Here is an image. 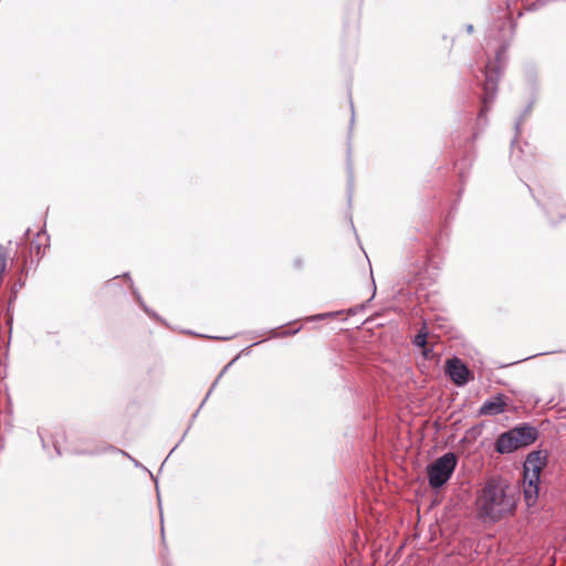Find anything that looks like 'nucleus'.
Instances as JSON below:
<instances>
[{
	"mask_svg": "<svg viewBox=\"0 0 566 566\" xmlns=\"http://www.w3.org/2000/svg\"><path fill=\"white\" fill-rule=\"evenodd\" d=\"M235 361V359H232L222 370L221 373L218 375V377L216 378V380L212 382V385L210 386L205 399L201 401L199 408L196 410V412L192 415L191 417V422L190 424L193 422V420L196 419V417L198 416L200 409L203 407V405L206 403V401L208 400V398L210 397L211 392L214 390L216 386L218 385V381L219 379L223 376V374L228 370V368Z\"/></svg>",
	"mask_w": 566,
	"mask_h": 566,
	"instance_id": "nucleus-12",
	"label": "nucleus"
},
{
	"mask_svg": "<svg viewBox=\"0 0 566 566\" xmlns=\"http://www.w3.org/2000/svg\"><path fill=\"white\" fill-rule=\"evenodd\" d=\"M465 31L469 33V34H472L474 32V27L473 24L469 23L465 25Z\"/></svg>",
	"mask_w": 566,
	"mask_h": 566,
	"instance_id": "nucleus-27",
	"label": "nucleus"
},
{
	"mask_svg": "<svg viewBox=\"0 0 566 566\" xmlns=\"http://www.w3.org/2000/svg\"><path fill=\"white\" fill-rule=\"evenodd\" d=\"M541 6H542V3L534 1V2H532V3H530V4H527V6H526V10H527V11H535V10H537Z\"/></svg>",
	"mask_w": 566,
	"mask_h": 566,
	"instance_id": "nucleus-22",
	"label": "nucleus"
},
{
	"mask_svg": "<svg viewBox=\"0 0 566 566\" xmlns=\"http://www.w3.org/2000/svg\"><path fill=\"white\" fill-rule=\"evenodd\" d=\"M301 326L294 329H286L283 332H277V328H272L269 331L272 337H286V336H293L296 335L301 331Z\"/></svg>",
	"mask_w": 566,
	"mask_h": 566,
	"instance_id": "nucleus-18",
	"label": "nucleus"
},
{
	"mask_svg": "<svg viewBox=\"0 0 566 566\" xmlns=\"http://www.w3.org/2000/svg\"><path fill=\"white\" fill-rule=\"evenodd\" d=\"M188 428H190V426H189ZM188 431H189V429H187V430L185 431V433L182 434V437H181V439L179 440V442H178L176 446H174L172 450L169 452L168 457H169V455H170V454H171V453H172V452L178 448V446H179V444L181 443V441L185 439V437H186V434L188 433Z\"/></svg>",
	"mask_w": 566,
	"mask_h": 566,
	"instance_id": "nucleus-23",
	"label": "nucleus"
},
{
	"mask_svg": "<svg viewBox=\"0 0 566 566\" xmlns=\"http://www.w3.org/2000/svg\"><path fill=\"white\" fill-rule=\"evenodd\" d=\"M294 266H295V269H297V270L302 269V266H303V260H302V259H300V258L295 259V260H294Z\"/></svg>",
	"mask_w": 566,
	"mask_h": 566,
	"instance_id": "nucleus-24",
	"label": "nucleus"
},
{
	"mask_svg": "<svg viewBox=\"0 0 566 566\" xmlns=\"http://www.w3.org/2000/svg\"><path fill=\"white\" fill-rule=\"evenodd\" d=\"M428 336H429V332L427 329V324H426V322H423L422 327L413 336L411 343H412L413 346H416L418 348L426 347V345L428 344V342H427Z\"/></svg>",
	"mask_w": 566,
	"mask_h": 566,
	"instance_id": "nucleus-14",
	"label": "nucleus"
},
{
	"mask_svg": "<svg viewBox=\"0 0 566 566\" xmlns=\"http://www.w3.org/2000/svg\"><path fill=\"white\" fill-rule=\"evenodd\" d=\"M459 176H460L461 182L464 184L465 179L468 178V172L460 170Z\"/></svg>",
	"mask_w": 566,
	"mask_h": 566,
	"instance_id": "nucleus-25",
	"label": "nucleus"
},
{
	"mask_svg": "<svg viewBox=\"0 0 566 566\" xmlns=\"http://www.w3.org/2000/svg\"><path fill=\"white\" fill-rule=\"evenodd\" d=\"M340 314H343V311L325 312V313H319V314L311 315V316L306 317L305 319L307 322H321V321H324V319H327V318L336 317V316H338Z\"/></svg>",
	"mask_w": 566,
	"mask_h": 566,
	"instance_id": "nucleus-16",
	"label": "nucleus"
},
{
	"mask_svg": "<svg viewBox=\"0 0 566 566\" xmlns=\"http://www.w3.org/2000/svg\"><path fill=\"white\" fill-rule=\"evenodd\" d=\"M507 51V43L503 42L495 51V57L490 61L483 69L484 81L482 84L481 108L478 115V123L486 124V114L491 109L493 102L496 98L497 86L501 76V69L505 64V55Z\"/></svg>",
	"mask_w": 566,
	"mask_h": 566,
	"instance_id": "nucleus-2",
	"label": "nucleus"
},
{
	"mask_svg": "<svg viewBox=\"0 0 566 566\" xmlns=\"http://www.w3.org/2000/svg\"><path fill=\"white\" fill-rule=\"evenodd\" d=\"M32 247H34L36 249V252L38 254L40 253V250H41V245L39 243H35L34 241H32L31 243Z\"/></svg>",
	"mask_w": 566,
	"mask_h": 566,
	"instance_id": "nucleus-29",
	"label": "nucleus"
},
{
	"mask_svg": "<svg viewBox=\"0 0 566 566\" xmlns=\"http://www.w3.org/2000/svg\"><path fill=\"white\" fill-rule=\"evenodd\" d=\"M165 566H171L168 562L165 564Z\"/></svg>",
	"mask_w": 566,
	"mask_h": 566,
	"instance_id": "nucleus-38",
	"label": "nucleus"
},
{
	"mask_svg": "<svg viewBox=\"0 0 566 566\" xmlns=\"http://www.w3.org/2000/svg\"><path fill=\"white\" fill-rule=\"evenodd\" d=\"M8 260V249L0 244V270L6 271Z\"/></svg>",
	"mask_w": 566,
	"mask_h": 566,
	"instance_id": "nucleus-19",
	"label": "nucleus"
},
{
	"mask_svg": "<svg viewBox=\"0 0 566 566\" xmlns=\"http://www.w3.org/2000/svg\"><path fill=\"white\" fill-rule=\"evenodd\" d=\"M15 298H17V295H13V296L11 297V300H10V303H11L13 300H15Z\"/></svg>",
	"mask_w": 566,
	"mask_h": 566,
	"instance_id": "nucleus-37",
	"label": "nucleus"
},
{
	"mask_svg": "<svg viewBox=\"0 0 566 566\" xmlns=\"http://www.w3.org/2000/svg\"><path fill=\"white\" fill-rule=\"evenodd\" d=\"M506 407L505 396L502 392L486 399L480 407L479 416H497L503 413Z\"/></svg>",
	"mask_w": 566,
	"mask_h": 566,
	"instance_id": "nucleus-8",
	"label": "nucleus"
},
{
	"mask_svg": "<svg viewBox=\"0 0 566 566\" xmlns=\"http://www.w3.org/2000/svg\"><path fill=\"white\" fill-rule=\"evenodd\" d=\"M350 109H352V119H350V129L353 128L354 124V104L350 102Z\"/></svg>",
	"mask_w": 566,
	"mask_h": 566,
	"instance_id": "nucleus-28",
	"label": "nucleus"
},
{
	"mask_svg": "<svg viewBox=\"0 0 566 566\" xmlns=\"http://www.w3.org/2000/svg\"><path fill=\"white\" fill-rule=\"evenodd\" d=\"M213 338L214 339H223V340L231 339V337H217V336H214Z\"/></svg>",
	"mask_w": 566,
	"mask_h": 566,
	"instance_id": "nucleus-31",
	"label": "nucleus"
},
{
	"mask_svg": "<svg viewBox=\"0 0 566 566\" xmlns=\"http://www.w3.org/2000/svg\"><path fill=\"white\" fill-rule=\"evenodd\" d=\"M419 252L421 253L420 258L416 261L409 262V266L412 268L411 273L413 275L420 274L421 271L427 266V263H428V254H429L428 248L422 247L419 249Z\"/></svg>",
	"mask_w": 566,
	"mask_h": 566,
	"instance_id": "nucleus-11",
	"label": "nucleus"
},
{
	"mask_svg": "<svg viewBox=\"0 0 566 566\" xmlns=\"http://www.w3.org/2000/svg\"><path fill=\"white\" fill-rule=\"evenodd\" d=\"M516 502L514 488L501 478H491L476 499L478 515L483 521L497 522L515 510Z\"/></svg>",
	"mask_w": 566,
	"mask_h": 566,
	"instance_id": "nucleus-1",
	"label": "nucleus"
},
{
	"mask_svg": "<svg viewBox=\"0 0 566 566\" xmlns=\"http://www.w3.org/2000/svg\"><path fill=\"white\" fill-rule=\"evenodd\" d=\"M146 472L150 475L151 480L155 482L156 484V489L158 490V481H157V478L156 475H154L148 469L146 470Z\"/></svg>",
	"mask_w": 566,
	"mask_h": 566,
	"instance_id": "nucleus-26",
	"label": "nucleus"
},
{
	"mask_svg": "<svg viewBox=\"0 0 566 566\" xmlns=\"http://www.w3.org/2000/svg\"><path fill=\"white\" fill-rule=\"evenodd\" d=\"M105 452H112V453H120L123 454L124 457H127L134 464L135 468H139V469H143L144 471L147 470L146 467H144L138 460H136L135 458H133L132 455H129L127 452L112 446V444H106L102 448H97L95 450H92V451H86V450H83V451H78L77 454H83V455H98V454H102V453H105Z\"/></svg>",
	"mask_w": 566,
	"mask_h": 566,
	"instance_id": "nucleus-9",
	"label": "nucleus"
},
{
	"mask_svg": "<svg viewBox=\"0 0 566 566\" xmlns=\"http://www.w3.org/2000/svg\"><path fill=\"white\" fill-rule=\"evenodd\" d=\"M530 81H531L532 91L535 94V92H536V83L532 78H530ZM534 103H535V95L531 98V101L528 102V104L526 105V107L524 108L522 114L516 118V120L514 123L515 136H514V138L511 142V146H513L517 142V137H518V135L521 133L522 123L531 114Z\"/></svg>",
	"mask_w": 566,
	"mask_h": 566,
	"instance_id": "nucleus-10",
	"label": "nucleus"
},
{
	"mask_svg": "<svg viewBox=\"0 0 566 566\" xmlns=\"http://www.w3.org/2000/svg\"><path fill=\"white\" fill-rule=\"evenodd\" d=\"M458 464L454 452H447L427 467L428 484L432 490H440L451 479Z\"/></svg>",
	"mask_w": 566,
	"mask_h": 566,
	"instance_id": "nucleus-6",
	"label": "nucleus"
},
{
	"mask_svg": "<svg viewBox=\"0 0 566 566\" xmlns=\"http://www.w3.org/2000/svg\"><path fill=\"white\" fill-rule=\"evenodd\" d=\"M363 310H365V305L364 304H361L360 306L350 307L348 310V314L349 315H356L359 311H363Z\"/></svg>",
	"mask_w": 566,
	"mask_h": 566,
	"instance_id": "nucleus-21",
	"label": "nucleus"
},
{
	"mask_svg": "<svg viewBox=\"0 0 566 566\" xmlns=\"http://www.w3.org/2000/svg\"><path fill=\"white\" fill-rule=\"evenodd\" d=\"M29 233H30V229H27L24 235L27 237V235H29Z\"/></svg>",
	"mask_w": 566,
	"mask_h": 566,
	"instance_id": "nucleus-36",
	"label": "nucleus"
},
{
	"mask_svg": "<svg viewBox=\"0 0 566 566\" xmlns=\"http://www.w3.org/2000/svg\"><path fill=\"white\" fill-rule=\"evenodd\" d=\"M552 352H544V353H539L538 355H547V354H551ZM553 353H556L555 350Z\"/></svg>",
	"mask_w": 566,
	"mask_h": 566,
	"instance_id": "nucleus-34",
	"label": "nucleus"
},
{
	"mask_svg": "<svg viewBox=\"0 0 566 566\" xmlns=\"http://www.w3.org/2000/svg\"><path fill=\"white\" fill-rule=\"evenodd\" d=\"M39 436H40V439H41V441H42V447H43L44 449H46V443H45V441H44V439H43V437L41 436V433H40V432H39Z\"/></svg>",
	"mask_w": 566,
	"mask_h": 566,
	"instance_id": "nucleus-30",
	"label": "nucleus"
},
{
	"mask_svg": "<svg viewBox=\"0 0 566 566\" xmlns=\"http://www.w3.org/2000/svg\"><path fill=\"white\" fill-rule=\"evenodd\" d=\"M444 373L457 387H464L474 378L468 365L457 356L446 360Z\"/></svg>",
	"mask_w": 566,
	"mask_h": 566,
	"instance_id": "nucleus-7",
	"label": "nucleus"
},
{
	"mask_svg": "<svg viewBox=\"0 0 566 566\" xmlns=\"http://www.w3.org/2000/svg\"><path fill=\"white\" fill-rule=\"evenodd\" d=\"M526 187L551 224L566 220V205L559 193L553 190L535 191L528 185Z\"/></svg>",
	"mask_w": 566,
	"mask_h": 566,
	"instance_id": "nucleus-5",
	"label": "nucleus"
},
{
	"mask_svg": "<svg viewBox=\"0 0 566 566\" xmlns=\"http://www.w3.org/2000/svg\"><path fill=\"white\" fill-rule=\"evenodd\" d=\"M422 349V356L424 358H429L430 354L433 352V347L432 346H428V344L426 345V347H420Z\"/></svg>",
	"mask_w": 566,
	"mask_h": 566,
	"instance_id": "nucleus-20",
	"label": "nucleus"
},
{
	"mask_svg": "<svg viewBox=\"0 0 566 566\" xmlns=\"http://www.w3.org/2000/svg\"><path fill=\"white\" fill-rule=\"evenodd\" d=\"M497 28L500 31H504L509 33L510 36H512L514 31V24L510 19L503 18L497 21Z\"/></svg>",
	"mask_w": 566,
	"mask_h": 566,
	"instance_id": "nucleus-17",
	"label": "nucleus"
},
{
	"mask_svg": "<svg viewBox=\"0 0 566 566\" xmlns=\"http://www.w3.org/2000/svg\"><path fill=\"white\" fill-rule=\"evenodd\" d=\"M538 430L530 422H522L500 433L494 443L499 454H510L533 444L538 439Z\"/></svg>",
	"mask_w": 566,
	"mask_h": 566,
	"instance_id": "nucleus-4",
	"label": "nucleus"
},
{
	"mask_svg": "<svg viewBox=\"0 0 566 566\" xmlns=\"http://www.w3.org/2000/svg\"><path fill=\"white\" fill-rule=\"evenodd\" d=\"M547 464V451L533 450L523 462V494L527 506L536 504L539 494L541 472Z\"/></svg>",
	"mask_w": 566,
	"mask_h": 566,
	"instance_id": "nucleus-3",
	"label": "nucleus"
},
{
	"mask_svg": "<svg viewBox=\"0 0 566 566\" xmlns=\"http://www.w3.org/2000/svg\"><path fill=\"white\" fill-rule=\"evenodd\" d=\"M262 342H263V340L255 342V343H253L251 346H256V345L261 344Z\"/></svg>",
	"mask_w": 566,
	"mask_h": 566,
	"instance_id": "nucleus-35",
	"label": "nucleus"
},
{
	"mask_svg": "<svg viewBox=\"0 0 566 566\" xmlns=\"http://www.w3.org/2000/svg\"><path fill=\"white\" fill-rule=\"evenodd\" d=\"M350 147H348L347 149V160H346V166H347V175H348V190H347V195H348V201L350 202L352 201V196H353V185H354V171H353V163H352V158H350Z\"/></svg>",
	"mask_w": 566,
	"mask_h": 566,
	"instance_id": "nucleus-15",
	"label": "nucleus"
},
{
	"mask_svg": "<svg viewBox=\"0 0 566 566\" xmlns=\"http://www.w3.org/2000/svg\"><path fill=\"white\" fill-rule=\"evenodd\" d=\"M54 448H55V450H56V453L60 455V454H61V451H60L59 447L54 444Z\"/></svg>",
	"mask_w": 566,
	"mask_h": 566,
	"instance_id": "nucleus-33",
	"label": "nucleus"
},
{
	"mask_svg": "<svg viewBox=\"0 0 566 566\" xmlns=\"http://www.w3.org/2000/svg\"><path fill=\"white\" fill-rule=\"evenodd\" d=\"M123 276L126 277L127 280L132 281L129 273H124ZM130 283L133 284V282H130ZM132 287H134V286L132 285ZM133 294H134L137 303L144 310L145 313H147L150 317L160 319V317L146 305V303L144 302L143 297L140 296L139 292L136 289H133Z\"/></svg>",
	"mask_w": 566,
	"mask_h": 566,
	"instance_id": "nucleus-13",
	"label": "nucleus"
},
{
	"mask_svg": "<svg viewBox=\"0 0 566 566\" xmlns=\"http://www.w3.org/2000/svg\"><path fill=\"white\" fill-rule=\"evenodd\" d=\"M7 324H9V325H11V324H12V316H9V317H8Z\"/></svg>",
	"mask_w": 566,
	"mask_h": 566,
	"instance_id": "nucleus-32",
	"label": "nucleus"
}]
</instances>
